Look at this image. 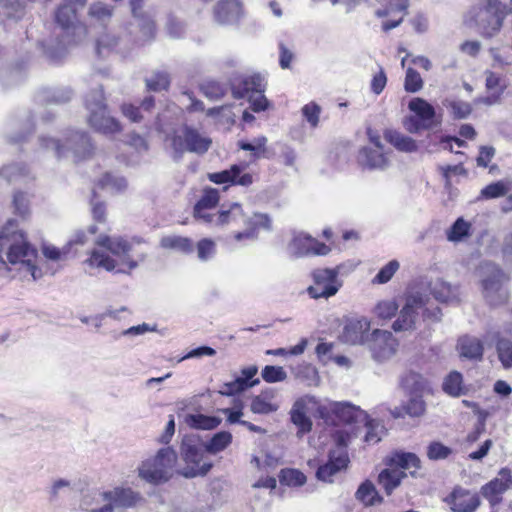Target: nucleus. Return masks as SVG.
I'll return each instance as SVG.
<instances>
[{"mask_svg": "<svg viewBox=\"0 0 512 512\" xmlns=\"http://www.w3.org/2000/svg\"><path fill=\"white\" fill-rule=\"evenodd\" d=\"M55 22L61 28V39L56 45L43 43L45 55L52 61H58L64 57L67 46L78 43L86 36L85 25L79 22L76 8L72 4H63L55 12ZM58 38L60 35L57 36Z\"/></svg>", "mask_w": 512, "mask_h": 512, "instance_id": "f257e3e1", "label": "nucleus"}, {"mask_svg": "<svg viewBox=\"0 0 512 512\" xmlns=\"http://www.w3.org/2000/svg\"><path fill=\"white\" fill-rule=\"evenodd\" d=\"M7 249V259L11 264L23 263L33 277H40L38 268L32 263L37 255V250L27 241L25 233L17 229L16 220H8L0 233V251Z\"/></svg>", "mask_w": 512, "mask_h": 512, "instance_id": "f03ea898", "label": "nucleus"}, {"mask_svg": "<svg viewBox=\"0 0 512 512\" xmlns=\"http://www.w3.org/2000/svg\"><path fill=\"white\" fill-rule=\"evenodd\" d=\"M204 442L198 435H185L180 445V455L185 463L181 475L185 478L205 476L213 463L205 456Z\"/></svg>", "mask_w": 512, "mask_h": 512, "instance_id": "7ed1b4c3", "label": "nucleus"}, {"mask_svg": "<svg viewBox=\"0 0 512 512\" xmlns=\"http://www.w3.org/2000/svg\"><path fill=\"white\" fill-rule=\"evenodd\" d=\"M177 462V454L172 447L158 450L156 455L142 462L139 467V476L151 484L167 482Z\"/></svg>", "mask_w": 512, "mask_h": 512, "instance_id": "20e7f679", "label": "nucleus"}, {"mask_svg": "<svg viewBox=\"0 0 512 512\" xmlns=\"http://www.w3.org/2000/svg\"><path fill=\"white\" fill-rule=\"evenodd\" d=\"M85 105L89 111L88 121L95 130L104 134H114L121 130L120 123L108 113L102 86L86 95Z\"/></svg>", "mask_w": 512, "mask_h": 512, "instance_id": "39448f33", "label": "nucleus"}, {"mask_svg": "<svg viewBox=\"0 0 512 512\" xmlns=\"http://www.w3.org/2000/svg\"><path fill=\"white\" fill-rule=\"evenodd\" d=\"M212 145V139L199 132L196 128L184 125L171 138V147L173 149V158L179 161L185 152L198 155L205 154Z\"/></svg>", "mask_w": 512, "mask_h": 512, "instance_id": "423d86ee", "label": "nucleus"}, {"mask_svg": "<svg viewBox=\"0 0 512 512\" xmlns=\"http://www.w3.org/2000/svg\"><path fill=\"white\" fill-rule=\"evenodd\" d=\"M316 412L326 424L335 426L367 419V414L350 402L328 401L319 404Z\"/></svg>", "mask_w": 512, "mask_h": 512, "instance_id": "0eeeda50", "label": "nucleus"}, {"mask_svg": "<svg viewBox=\"0 0 512 512\" xmlns=\"http://www.w3.org/2000/svg\"><path fill=\"white\" fill-rule=\"evenodd\" d=\"M503 282V271L494 264H486L481 279V292L489 306L498 307L508 301L509 293L503 286Z\"/></svg>", "mask_w": 512, "mask_h": 512, "instance_id": "6e6552de", "label": "nucleus"}, {"mask_svg": "<svg viewBox=\"0 0 512 512\" xmlns=\"http://www.w3.org/2000/svg\"><path fill=\"white\" fill-rule=\"evenodd\" d=\"M260 75L244 76L231 84V90L234 98L241 99L247 97L250 107L254 112L264 111L268 106V100L264 95Z\"/></svg>", "mask_w": 512, "mask_h": 512, "instance_id": "1a4fd4ad", "label": "nucleus"}, {"mask_svg": "<svg viewBox=\"0 0 512 512\" xmlns=\"http://www.w3.org/2000/svg\"><path fill=\"white\" fill-rule=\"evenodd\" d=\"M40 145L44 148H52L57 157L65 155V150H71L75 157L81 159L92 153L93 145L90 137L86 132L75 131L66 139L65 144H61L59 140L41 136L39 138Z\"/></svg>", "mask_w": 512, "mask_h": 512, "instance_id": "9d476101", "label": "nucleus"}, {"mask_svg": "<svg viewBox=\"0 0 512 512\" xmlns=\"http://www.w3.org/2000/svg\"><path fill=\"white\" fill-rule=\"evenodd\" d=\"M428 297L421 292H410L405 296V304L392 324L395 332H411L417 328L420 309H423Z\"/></svg>", "mask_w": 512, "mask_h": 512, "instance_id": "9b49d317", "label": "nucleus"}, {"mask_svg": "<svg viewBox=\"0 0 512 512\" xmlns=\"http://www.w3.org/2000/svg\"><path fill=\"white\" fill-rule=\"evenodd\" d=\"M505 15L482 6L473 7L466 16L469 26H476L483 37L492 38L503 27Z\"/></svg>", "mask_w": 512, "mask_h": 512, "instance_id": "f8f14e48", "label": "nucleus"}, {"mask_svg": "<svg viewBox=\"0 0 512 512\" xmlns=\"http://www.w3.org/2000/svg\"><path fill=\"white\" fill-rule=\"evenodd\" d=\"M373 360L382 363L391 359L397 352L399 342L388 330L375 329L366 343Z\"/></svg>", "mask_w": 512, "mask_h": 512, "instance_id": "ddd939ff", "label": "nucleus"}, {"mask_svg": "<svg viewBox=\"0 0 512 512\" xmlns=\"http://www.w3.org/2000/svg\"><path fill=\"white\" fill-rule=\"evenodd\" d=\"M312 275L314 284L308 288L311 298H329L338 292L340 285L337 283L336 269H316Z\"/></svg>", "mask_w": 512, "mask_h": 512, "instance_id": "4468645a", "label": "nucleus"}, {"mask_svg": "<svg viewBox=\"0 0 512 512\" xmlns=\"http://www.w3.org/2000/svg\"><path fill=\"white\" fill-rule=\"evenodd\" d=\"M288 251L294 257H303L307 255H327L330 248L309 235L298 234L293 237L288 246Z\"/></svg>", "mask_w": 512, "mask_h": 512, "instance_id": "2eb2a0df", "label": "nucleus"}, {"mask_svg": "<svg viewBox=\"0 0 512 512\" xmlns=\"http://www.w3.org/2000/svg\"><path fill=\"white\" fill-rule=\"evenodd\" d=\"M96 244L106 248L114 255L124 256L123 263L128 266V270L119 268L116 270V273L129 274L130 270L138 267V262L128 257V253L131 251L132 246L125 239L121 237L112 238L109 236H99L96 240Z\"/></svg>", "mask_w": 512, "mask_h": 512, "instance_id": "dca6fc26", "label": "nucleus"}, {"mask_svg": "<svg viewBox=\"0 0 512 512\" xmlns=\"http://www.w3.org/2000/svg\"><path fill=\"white\" fill-rule=\"evenodd\" d=\"M408 108L421 121L425 130H432L441 125V117L437 116L435 108L425 99L413 98L410 100Z\"/></svg>", "mask_w": 512, "mask_h": 512, "instance_id": "f3484780", "label": "nucleus"}, {"mask_svg": "<svg viewBox=\"0 0 512 512\" xmlns=\"http://www.w3.org/2000/svg\"><path fill=\"white\" fill-rule=\"evenodd\" d=\"M349 463L348 454L343 450H331L328 460L316 471V477L323 482H333L331 479L335 474L345 469Z\"/></svg>", "mask_w": 512, "mask_h": 512, "instance_id": "a211bd4d", "label": "nucleus"}, {"mask_svg": "<svg viewBox=\"0 0 512 512\" xmlns=\"http://www.w3.org/2000/svg\"><path fill=\"white\" fill-rule=\"evenodd\" d=\"M314 396L306 395L295 401L290 411L292 423L298 428L297 435L301 437L303 434L308 433L312 429V421L307 416V407L309 404H316Z\"/></svg>", "mask_w": 512, "mask_h": 512, "instance_id": "6ab92c4d", "label": "nucleus"}, {"mask_svg": "<svg viewBox=\"0 0 512 512\" xmlns=\"http://www.w3.org/2000/svg\"><path fill=\"white\" fill-rule=\"evenodd\" d=\"M243 168L240 165L234 164L229 169L220 172L209 173L208 179L215 184H232L241 185L244 187L250 186L253 183V177L250 173H242Z\"/></svg>", "mask_w": 512, "mask_h": 512, "instance_id": "aec40b11", "label": "nucleus"}, {"mask_svg": "<svg viewBox=\"0 0 512 512\" xmlns=\"http://www.w3.org/2000/svg\"><path fill=\"white\" fill-rule=\"evenodd\" d=\"M448 503L453 512H475L481 500L478 494H472L469 490L457 487L451 492Z\"/></svg>", "mask_w": 512, "mask_h": 512, "instance_id": "412c9836", "label": "nucleus"}, {"mask_svg": "<svg viewBox=\"0 0 512 512\" xmlns=\"http://www.w3.org/2000/svg\"><path fill=\"white\" fill-rule=\"evenodd\" d=\"M214 20L220 25L236 24L242 15L239 0H220L214 7Z\"/></svg>", "mask_w": 512, "mask_h": 512, "instance_id": "4be33fe9", "label": "nucleus"}, {"mask_svg": "<svg viewBox=\"0 0 512 512\" xmlns=\"http://www.w3.org/2000/svg\"><path fill=\"white\" fill-rule=\"evenodd\" d=\"M369 329L370 323L365 318L350 320L344 326L340 338L344 343L351 345L367 343L370 337Z\"/></svg>", "mask_w": 512, "mask_h": 512, "instance_id": "5701e85b", "label": "nucleus"}, {"mask_svg": "<svg viewBox=\"0 0 512 512\" xmlns=\"http://www.w3.org/2000/svg\"><path fill=\"white\" fill-rule=\"evenodd\" d=\"M358 162L369 170H384L389 166V159L383 147H363L359 151Z\"/></svg>", "mask_w": 512, "mask_h": 512, "instance_id": "b1692460", "label": "nucleus"}, {"mask_svg": "<svg viewBox=\"0 0 512 512\" xmlns=\"http://www.w3.org/2000/svg\"><path fill=\"white\" fill-rule=\"evenodd\" d=\"M385 464L398 470H410V474L415 476L416 470L421 467L420 458L412 452L395 451L385 459Z\"/></svg>", "mask_w": 512, "mask_h": 512, "instance_id": "393cba45", "label": "nucleus"}, {"mask_svg": "<svg viewBox=\"0 0 512 512\" xmlns=\"http://www.w3.org/2000/svg\"><path fill=\"white\" fill-rule=\"evenodd\" d=\"M401 386L409 395H421L430 392L429 381L420 373L409 371L401 378Z\"/></svg>", "mask_w": 512, "mask_h": 512, "instance_id": "a878e982", "label": "nucleus"}, {"mask_svg": "<svg viewBox=\"0 0 512 512\" xmlns=\"http://www.w3.org/2000/svg\"><path fill=\"white\" fill-rule=\"evenodd\" d=\"M103 499L112 502L116 508H129L136 504L140 496L129 488H115L104 492Z\"/></svg>", "mask_w": 512, "mask_h": 512, "instance_id": "bb28decb", "label": "nucleus"}, {"mask_svg": "<svg viewBox=\"0 0 512 512\" xmlns=\"http://www.w3.org/2000/svg\"><path fill=\"white\" fill-rule=\"evenodd\" d=\"M457 348L460 356L470 360H480L483 356V343L473 336H462L458 340Z\"/></svg>", "mask_w": 512, "mask_h": 512, "instance_id": "cd10ccee", "label": "nucleus"}, {"mask_svg": "<svg viewBox=\"0 0 512 512\" xmlns=\"http://www.w3.org/2000/svg\"><path fill=\"white\" fill-rule=\"evenodd\" d=\"M384 139L401 152L412 153L418 150L417 142L413 138L394 129H386Z\"/></svg>", "mask_w": 512, "mask_h": 512, "instance_id": "c85d7f7f", "label": "nucleus"}, {"mask_svg": "<svg viewBox=\"0 0 512 512\" xmlns=\"http://www.w3.org/2000/svg\"><path fill=\"white\" fill-rule=\"evenodd\" d=\"M355 499L366 507L383 503V497L379 494L373 482L368 479L359 485L355 492Z\"/></svg>", "mask_w": 512, "mask_h": 512, "instance_id": "c756f323", "label": "nucleus"}, {"mask_svg": "<svg viewBox=\"0 0 512 512\" xmlns=\"http://www.w3.org/2000/svg\"><path fill=\"white\" fill-rule=\"evenodd\" d=\"M405 477L406 473L404 471L391 467L385 468L378 475V483L383 487L387 495H391Z\"/></svg>", "mask_w": 512, "mask_h": 512, "instance_id": "7c9ffc66", "label": "nucleus"}, {"mask_svg": "<svg viewBox=\"0 0 512 512\" xmlns=\"http://www.w3.org/2000/svg\"><path fill=\"white\" fill-rule=\"evenodd\" d=\"M247 218L244 216L242 206L239 203H232L226 208L224 205L217 216V225L223 226L228 224H238L243 222L246 224Z\"/></svg>", "mask_w": 512, "mask_h": 512, "instance_id": "2f4dec72", "label": "nucleus"}, {"mask_svg": "<svg viewBox=\"0 0 512 512\" xmlns=\"http://www.w3.org/2000/svg\"><path fill=\"white\" fill-rule=\"evenodd\" d=\"M160 247L174 250L183 254H190L194 251L193 241L188 237L179 235H167L161 238Z\"/></svg>", "mask_w": 512, "mask_h": 512, "instance_id": "473e14b6", "label": "nucleus"}, {"mask_svg": "<svg viewBox=\"0 0 512 512\" xmlns=\"http://www.w3.org/2000/svg\"><path fill=\"white\" fill-rule=\"evenodd\" d=\"M501 479H493L481 488V494L488 500L492 507L502 501V494L508 490V485Z\"/></svg>", "mask_w": 512, "mask_h": 512, "instance_id": "72a5a7b5", "label": "nucleus"}, {"mask_svg": "<svg viewBox=\"0 0 512 512\" xmlns=\"http://www.w3.org/2000/svg\"><path fill=\"white\" fill-rule=\"evenodd\" d=\"M442 389L447 395L452 397H459L467 392L463 385V376L458 371H452L444 378Z\"/></svg>", "mask_w": 512, "mask_h": 512, "instance_id": "f704fd0d", "label": "nucleus"}, {"mask_svg": "<svg viewBox=\"0 0 512 512\" xmlns=\"http://www.w3.org/2000/svg\"><path fill=\"white\" fill-rule=\"evenodd\" d=\"M432 294L436 300L442 303H459V288L447 282H440L432 289Z\"/></svg>", "mask_w": 512, "mask_h": 512, "instance_id": "c9c22d12", "label": "nucleus"}, {"mask_svg": "<svg viewBox=\"0 0 512 512\" xmlns=\"http://www.w3.org/2000/svg\"><path fill=\"white\" fill-rule=\"evenodd\" d=\"M221 418L204 414H187L185 422L191 428L198 430H212L221 424Z\"/></svg>", "mask_w": 512, "mask_h": 512, "instance_id": "e433bc0d", "label": "nucleus"}, {"mask_svg": "<svg viewBox=\"0 0 512 512\" xmlns=\"http://www.w3.org/2000/svg\"><path fill=\"white\" fill-rule=\"evenodd\" d=\"M232 434L229 431L215 433L207 442H204L206 453L216 455L224 451L232 443Z\"/></svg>", "mask_w": 512, "mask_h": 512, "instance_id": "4c0bfd02", "label": "nucleus"}, {"mask_svg": "<svg viewBox=\"0 0 512 512\" xmlns=\"http://www.w3.org/2000/svg\"><path fill=\"white\" fill-rule=\"evenodd\" d=\"M260 383V380L256 378L253 382H247L240 375L235 377L233 381L226 382L222 385L219 390V394L223 396H235L245 392L251 387H254Z\"/></svg>", "mask_w": 512, "mask_h": 512, "instance_id": "58836bf2", "label": "nucleus"}, {"mask_svg": "<svg viewBox=\"0 0 512 512\" xmlns=\"http://www.w3.org/2000/svg\"><path fill=\"white\" fill-rule=\"evenodd\" d=\"M30 175L28 167L22 162H12L0 168V177L8 182L26 179Z\"/></svg>", "mask_w": 512, "mask_h": 512, "instance_id": "ea45409f", "label": "nucleus"}, {"mask_svg": "<svg viewBox=\"0 0 512 512\" xmlns=\"http://www.w3.org/2000/svg\"><path fill=\"white\" fill-rule=\"evenodd\" d=\"M42 101L51 104H63L72 98V90L69 88H46L39 95Z\"/></svg>", "mask_w": 512, "mask_h": 512, "instance_id": "a19ab883", "label": "nucleus"}, {"mask_svg": "<svg viewBox=\"0 0 512 512\" xmlns=\"http://www.w3.org/2000/svg\"><path fill=\"white\" fill-rule=\"evenodd\" d=\"M200 90L207 98L218 100L226 94L228 86L226 83L207 79L200 84Z\"/></svg>", "mask_w": 512, "mask_h": 512, "instance_id": "79ce46f5", "label": "nucleus"}, {"mask_svg": "<svg viewBox=\"0 0 512 512\" xmlns=\"http://www.w3.org/2000/svg\"><path fill=\"white\" fill-rule=\"evenodd\" d=\"M267 138L260 136L254 138L252 141L240 140L238 141V147L242 150L251 152V155L255 159L265 157Z\"/></svg>", "mask_w": 512, "mask_h": 512, "instance_id": "37998d69", "label": "nucleus"}, {"mask_svg": "<svg viewBox=\"0 0 512 512\" xmlns=\"http://www.w3.org/2000/svg\"><path fill=\"white\" fill-rule=\"evenodd\" d=\"M471 224L462 217L458 218L447 230V239L451 242H460L470 236Z\"/></svg>", "mask_w": 512, "mask_h": 512, "instance_id": "c03bdc74", "label": "nucleus"}, {"mask_svg": "<svg viewBox=\"0 0 512 512\" xmlns=\"http://www.w3.org/2000/svg\"><path fill=\"white\" fill-rule=\"evenodd\" d=\"M443 105L450 110L453 119H466L472 112L470 103L461 100L445 99Z\"/></svg>", "mask_w": 512, "mask_h": 512, "instance_id": "a18cd8bd", "label": "nucleus"}, {"mask_svg": "<svg viewBox=\"0 0 512 512\" xmlns=\"http://www.w3.org/2000/svg\"><path fill=\"white\" fill-rule=\"evenodd\" d=\"M295 376L306 386H316L319 382L317 369L311 364H303L296 368Z\"/></svg>", "mask_w": 512, "mask_h": 512, "instance_id": "49530a36", "label": "nucleus"}, {"mask_svg": "<svg viewBox=\"0 0 512 512\" xmlns=\"http://www.w3.org/2000/svg\"><path fill=\"white\" fill-rule=\"evenodd\" d=\"M409 399L403 403L404 413L410 417H420L426 411V403L423 396L409 395Z\"/></svg>", "mask_w": 512, "mask_h": 512, "instance_id": "de8ad7c7", "label": "nucleus"}, {"mask_svg": "<svg viewBox=\"0 0 512 512\" xmlns=\"http://www.w3.org/2000/svg\"><path fill=\"white\" fill-rule=\"evenodd\" d=\"M426 454L429 460L440 461L449 458L453 450L440 441H432L427 446Z\"/></svg>", "mask_w": 512, "mask_h": 512, "instance_id": "09e8293b", "label": "nucleus"}, {"mask_svg": "<svg viewBox=\"0 0 512 512\" xmlns=\"http://www.w3.org/2000/svg\"><path fill=\"white\" fill-rule=\"evenodd\" d=\"M86 262L93 267H102L107 271H113L116 267V262L114 259L109 257L106 253L101 252L97 249H94L91 252L90 257L86 260Z\"/></svg>", "mask_w": 512, "mask_h": 512, "instance_id": "8fccbe9b", "label": "nucleus"}, {"mask_svg": "<svg viewBox=\"0 0 512 512\" xmlns=\"http://www.w3.org/2000/svg\"><path fill=\"white\" fill-rule=\"evenodd\" d=\"M496 351L503 367L505 369L512 368V342L505 338H499L496 343Z\"/></svg>", "mask_w": 512, "mask_h": 512, "instance_id": "3c124183", "label": "nucleus"}, {"mask_svg": "<svg viewBox=\"0 0 512 512\" xmlns=\"http://www.w3.org/2000/svg\"><path fill=\"white\" fill-rule=\"evenodd\" d=\"M145 82L147 89L154 92L167 90L170 84L169 76L166 72H155L146 78Z\"/></svg>", "mask_w": 512, "mask_h": 512, "instance_id": "603ef678", "label": "nucleus"}, {"mask_svg": "<svg viewBox=\"0 0 512 512\" xmlns=\"http://www.w3.org/2000/svg\"><path fill=\"white\" fill-rule=\"evenodd\" d=\"M219 202V191L215 188H205L202 196L195 204V210L199 213L201 208L212 209Z\"/></svg>", "mask_w": 512, "mask_h": 512, "instance_id": "864d4df0", "label": "nucleus"}, {"mask_svg": "<svg viewBox=\"0 0 512 512\" xmlns=\"http://www.w3.org/2000/svg\"><path fill=\"white\" fill-rule=\"evenodd\" d=\"M399 305L395 300L380 301L374 308L375 315L382 320H389L396 316Z\"/></svg>", "mask_w": 512, "mask_h": 512, "instance_id": "5fc2aeb1", "label": "nucleus"}, {"mask_svg": "<svg viewBox=\"0 0 512 512\" xmlns=\"http://www.w3.org/2000/svg\"><path fill=\"white\" fill-rule=\"evenodd\" d=\"M261 377L267 383H277L284 381L287 373L281 366L266 365L261 371Z\"/></svg>", "mask_w": 512, "mask_h": 512, "instance_id": "6e6d98bb", "label": "nucleus"}, {"mask_svg": "<svg viewBox=\"0 0 512 512\" xmlns=\"http://www.w3.org/2000/svg\"><path fill=\"white\" fill-rule=\"evenodd\" d=\"M98 185L101 188H110L111 190L122 191L127 187V182L124 177L106 173L99 180Z\"/></svg>", "mask_w": 512, "mask_h": 512, "instance_id": "4d7b16f0", "label": "nucleus"}, {"mask_svg": "<svg viewBox=\"0 0 512 512\" xmlns=\"http://www.w3.org/2000/svg\"><path fill=\"white\" fill-rule=\"evenodd\" d=\"M135 19L137 20V25L139 26L144 39H152L156 32L153 19L144 12L138 13V17H135Z\"/></svg>", "mask_w": 512, "mask_h": 512, "instance_id": "13d9d810", "label": "nucleus"}, {"mask_svg": "<svg viewBox=\"0 0 512 512\" xmlns=\"http://www.w3.org/2000/svg\"><path fill=\"white\" fill-rule=\"evenodd\" d=\"M399 267L400 264L397 260H391L379 270V272L373 278L372 282L377 284L387 283L391 280Z\"/></svg>", "mask_w": 512, "mask_h": 512, "instance_id": "bf43d9fd", "label": "nucleus"}, {"mask_svg": "<svg viewBox=\"0 0 512 512\" xmlns=\"http://www.w3.org/2000/svg\"><path fill=\"white\" fill-rule=\"evenodd\" d=\"M88 14L91 18L104 24L111 18L112 9L102 2H97L90 6Z\"/></svg>", "mask_w": 512, "mask_h": 512, "instance_id": "052dcab7", "label": "nucleus"}, {"mask_svg": "<svg viewBox=\"0 0 512 512\" xmlns=\"http://www.w3.org/2000/svg\"><path fill=\"white\" fill-rule=\"evenodd\" d=\"M280 481L288 486H302L306 482V476L297 469L281 471Z\"/></svg>", "mask_w": 512, "mask_h": 512, "instance_id": "680f3d73", "label": "nucleus"}, {"mask_svg": "<svg viewBox=\"0 0 512 512\" xmlns=\"http://www.w3.org/2000/svg\"><path fill=\"white\" fill-rule=\"evenodd\" d=\"M423 87V80L418 71L408 68L406 71L404 88L407 92L416 93Z\"/></svg>", "mask_w": 512, "mask_h": 512, "instance_id": "e2e57ef3", "label": "nucleus"}, {"mask_svg": "<svg viewBox=\"0 0 512 512\" xmlns=\"http://www.w3.org/2000/svg\"><path fill=\"white\" fill-rule=\"evenodd\" d=\"M367 428V432L365 435V442L367 443H377L381 440V434L383 433L384 427L379 422L369 419L364 420Z\"/></svg>", "mask_w": 512, "mask_h": 512, "instance_id": "0e129e2a", "label": "nucleus"}, {"mask_svg": "<svg viewBox=\"0 0 512 512\" xmlns=\"http://www.w3.org/2000/svg\"><path fill=\"white\" fill-rule=\"evenodd\" d=\"M246 224L250 228H255V232L259 229L270 231L272 229V221L267 214L255 213L251 218H247Z\"/></svg>", "mask_w": 512, "mask_h": 512, "instance_id": "69168bd1", "label": "nucleus"}, {"mask_svg": "<svg viewBox=\"0 0 512 512\" xmlns=\"http://www.w3.org/2000/svg\"><path fill=\"white\" fill-rule=\"evenodd\" d=\"M216 252L215 243L208 238H204L197 243V255L201 261H207Z\"/></svg>", "mask_w": 512, "mask_h": 512, "instance_id": "338daca9", "label": "nucleus"}, {"mask_svg": "<svg viewBox=\"0 0 512 512\" xmlns=\"http://www.w3.org/2000/svg\"><path fill=\"white\" fill-rule=\"evenodd\" d=\"M277 405L256 396L251 402V411L257 414H269L277 410Z\"/></svg>", "mask_w": 512, "mask_h": 512, "instance_id": "774afa93", "label": "nucleus"}]
</instances>
